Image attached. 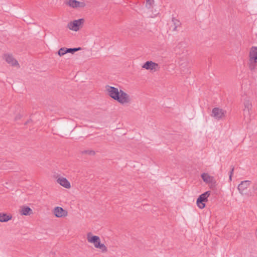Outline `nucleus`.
Listing matches in <instances>:
<instances>
[{"label": "nucleus", "instance_id": "f257e3e1", "mask_svg": "<svg viewBox=\"0 0 257 257\" xmlns=\"http://www.w3.org/2000/svg\"><path fill=\"white\" fill-rule=\"evenodd\" d=\"M105 89L107 92L108 95L111 98L117 101L121 104H126L131 103V98L130 96L122 90H118L117 88L109 85H106Z\"/></svg>", "mask_w": 257, "mask_h": 257}, {"label": "nucleus", "instance_id": "f03ea898", "mask_svg": "<svg viewBox=\"0 0 257 257\" xmlns=\"http://www.w3.org/2000/svg\"><path fill=\"white\" fill-rule=\"evenodd\" d=\"M188 44L186 41L180 42L178 45V55H183L179 58L178 63L179 65L180 71L183 74L190 73L188 67V60L187 56Z\"/></svg>", "mask_w": 257, "mask_h": 257}, {"label": "nucleus", "instance_id": "7ed1b4c3", "mask_svg": "<svg viewBox=\"0 0 257 257\" xmlns=\"http://www.w3.org/2000/svg\"><path fill=\"white\" fill-rule=\"evenodd\" d=\"M87 239L89 242L93 243L95 247L99 248L102 252H105L107 251L106 246L104 244L100 243L99 236H93L91 232H89L87 234Z\"/></svg>", "mask_w": 257, "mask_h": 257}, {"label": "nucleus", "instance_id": "20e7f679", "mask_svg": "<svg viewBox=\"0 0 257 257\" xmlns=\"http://www.w3.org/2000/svg\"><path fill=\"white\" fill-rule=\"evenodd\" d=\"M84 22L85 20L83 18L74 20L67 24V28L70 30L77 32L82 27Z\"/></svg>", "mask_w": 257, "mask_h": 257}, {"label": "nucleus", "instance_id": "39448f33", "mask_svg": "<svg viewBox=\"0 0 257 257\" xmlns=\"http://www.w3.org/2000/svg\"><path fill=\"white\" fill-rule=\"evenodd\" d=\"M210 195V191H206L199 196L196 203L199 208L203 209L205 207V202H206L208 201V197Z\"/></svg>", "mask_w": 257, "mask_h": 257}, {"label": "nucleus", "instance_id": "423d86ee", "mask_svg": "<svg viewBox=\"0 0 257 257\" xmlns=\"http://www.w3.org/2000/svg\"><path fill=\"white\" fill-rule=\"evenodd\" d=\"M226 111L219 107H214L212 110L211 116L217 120L225 118Z\"/></svg>", "mask_w": 257, "mask_h": 257}, {"label": "nucleus", "instance_id": "0eeeda50", "mask_svg": "<svg viewBox=\"0 0 257 257\" xmlns=\"http://www.w3.org/2000/svg\"><path fill=\"white\" fill-rule=\"evenodd\" d=\"M65 4L73 9L83 8L86 6L84 2H79L76 0H68L66 1Z\"/></svg>", "mask_w": 257, "mask_h": 257}, {"label": "nucleus", "instance_id": "6e6552de", "mask_svg": "<svg viewBox=\"0 0 257 257\" xmlns=\"http://www.w3.org/2000/svg\"><path fill=\"white\" fill-rule=\"evenodd\" d=\"M53 213L54 215L58 218L66 217L68 215V212L66 210L59 206L54 208Z\"/></svg>", "mask_w": 257, "mask_h": 257}, {"label": "nucleus", "instance_id": "1a4fd4ad", "mask_svg": "<svg viewBox=\"0 0 257 257\" xmlns=\"http://www.w3.org/2000/svg\"><path fill=\"white\" fill-rule=\"evenodd\" d=\"M56 181L57 183L65 188L69 189L71 187L70 183L66 178L58 176L57 177Z\"/></svg>", "mask_w": 257, "mask_h": 257}, {"label": "nucleus", "instance_id": "9d476101", "mask_svg": "<svg viewBox=\"0 0 257 257\" xmlns=\"http://www.w3.org/2000/svg\"><path fill=\"white\" fill-rule=\"evenodd\" d=\"M243 106L244 108L243 110L244 114L247 115H250L252 109V103L248 99H244L243 101Z\"/></svg>", "mask_w": 257, "mask_h": 257}, {"label": "nucleus", "instance_id": "9b49d317", "mask_svg": "<svg viewBox=\"0 0 257 257\" xmlns=\"http://www.w3.org/2000/svg\"><path fill=\"white\" fill-rule=\"evenodd\" d=\"M250 185V181L245 180L242 181L238 186V190L240 194H244V192Z\"/></svg>", "mask_w": 257, "mask_h": 257}, {"label": "nucleus", "instance_id": "f8f14e48", "mask_svg": "<svg viewBox=\"0 0 257 257\" xmlns=\"http://www.w3.org/2000/svg\"><path fill=\"white\" fill-rule=\"evenodd\" d=\"M143 68L147 70L156 71L159 68V65L157 63L152 61H147L143 65Z\"/></svg>", "mask_w": 257, "mask_h": 257}, {"label": "nucleus", "instance_id": "ddd939ff", "mask_svg": "<svg viewBox=\"0 0 257 257\" xmlns=\"http://www.w3.org/2000/svg\"><path fill=\"white\" fill-rule=\"evenodd\" d=\"M6 62L13 66H18L19 67L18 62L14 59L12 55L5 54L4 56Z\"/></svg>", "mask_w": 257, "mask_h": 257}, {"label": "nucleus", "instance_id": "4468645a", "mask_svg": "<svg viewBox=\"0 0 257 257\" xmlns=\"http://www.w3.org/2000/svg\"><path fill=\"white\" fill-rule=\"evenodd\" d=\"M19 212L22 215L27 216L33 214V210L27 206H22L20 208Z\"/></svg>", "mask_w": 257, "mask_h": 257}, {"label": "nucleus", "instance_id": "2eb2a0df", "mask_svg": "<svg viewBox=\"0 0 257 257\" xmlns=\"http://www.w3.org/2000/svg\"><path fill=\"white\" fill-rule=\"evenodd\" d=\"M201 177L204 182L207 184L214 183V177L211 176L207 173H202Z\"/></svg>", "mask_w": 257, "mask_h": 257}, {"label": "nucleus", "instance_id": "dca6fc26", "mask_svg": "<svg viewBox=\"0 0 257 257\" xmlns=\"http://www.w3.org/2000/svg\"><path fill=\"white\" fill-rule=\"evenodd\" d=\"M249 59L257 60V47H252L249 52Z\"/></svg>", "mask_w": 257, "mask_h": 257}, {"label": "nucleus", "instance_id": "f3484780", "mask_svg": "<svg viewBox=\"0 0 257 257\" xmlns=\"http://www.w3.org/2000/svg\"><path fill=\"white\" fill-rule=\"evenodd\" d=\"M12 218V216L11 215H8L7 214L4 213H0L1 222H7L11 220Z\"/></svg>", "mask_w": 257, "mask_h": 257}, {"label": "nucleus", "instance_id": "a211bd4d", "mask_svg": "<svg viewBox=\"0 0 257 257\" xmlns=\"http://www.w3.org/2000/svg\"><path fill=\"white\" fill-rule=\"evenodd\" d=\"M256 60L253 59H249L248 67L250 70H254L256 66Z\"/></svg>", "mask_w": 257, "mask_h": 257}, {"label": "nucleus", "instance_id": "6ab92c4d", "mask_svg": "<svg viewBox=\"0 0 257 257\" xmlns=\"http://www.w3.org/2000/svg\"><path fill=\"white\" fill-rule=\"evenodd\" d=\"M82 154H86L89 156H94L95 155V152L92 150H87L82 151L81 152Z\"/></svg>", "mask_w": 257, "mask_h": 257}, {"label": "nucleus", "instance_id": "aec40b11", "mask_svg": "<svg viewBox=\"0 0 257 257\" xmlns=\"http://www.w3.org/2000/svg\"><path fill=\"white\" fill-rule=\"evenodd\" d=\"M66 51H67V53H72V54H73L74 53L78 51V50H81V48L80 47H78V48H66Z\"/></svg>", "mask_w": 257, "mask_h": 257}, {"label": "nucleus", "instance_id": "412c9836", "mask_svg": "<svg viewBox=\"0 0 257 257\" xmlns=\"http://www.w3.org/2000/svg\"><path fill=\"white\" fill-rule=\"evenodd\" d=\"M66 48L63 47L60 48L59 51H58V54L59 56H62L66 54L67 53V51H66Z\"/></svg>", "mask_w": 257, "mask_h": 257}, {"label": "nucleus", "instance_id": "4be33fe9", "mask_svg": "<svg viewBox=\"0 0 257 257\" xmlns=\"http://www.w3.org/2000/svg\"><path fill=\"white\" fill-rule=\"evenodd\" d=\"M154 0H147L146 7L148 9H151L153 7V5L154 4Z\"/></svg>", "mask_w": 257, "mask_h": 257}, {"label": "nucleus", "instance_id": "5701e85b", "mask_svg": "<svg viewBox=\"0 0 257 257\" xmlns=\"http://www.w3.org/2000/svg\"><path fill=\"white\" fill-rule=\"evenodd\" d=\"M233 171H234V168L232 167L230 172V173H229V180L230 181H231L232 180V176L233 175Z\"/></svg>", "mask_w": 257, "mask_h": 257}, {"label": "nucleus", "instance_id": "b1692460", "mask_svg": "<svg viewBox=\"0 0 257 257\" xmlns=\"http://www.w3.org/2000/svg\"><path fill=\"white\" fill-rule=\"evenodd\" d=\"M20 117H21L20 115L17 116L16 117L15 119L17 120L18 119H20Z\"/></svg>", "mask_w": 257, "mask_h": 257}, {"label": "nucleus", "instance_id": "393cba45", "mask_svg": "<svg viewBox=\"0 0 257 257\" xmlns=\"http://www.w3.org/2000/svg\"><path fill=\"white\" fill-rule=\"evenodd\" d=\"M177 28V26H175L174 28V30H175Z\"/></svg>", "mask_w": 257, "mask_h": 257}]
</instances>
